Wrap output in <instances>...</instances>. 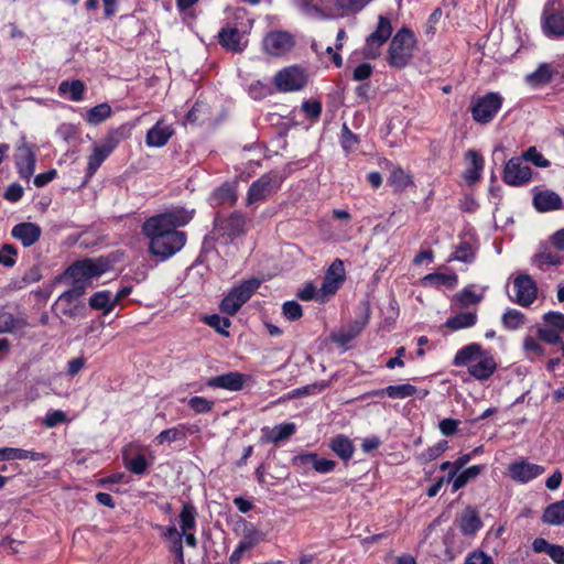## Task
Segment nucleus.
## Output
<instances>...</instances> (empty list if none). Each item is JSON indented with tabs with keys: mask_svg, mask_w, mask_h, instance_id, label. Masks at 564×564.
<instances>
[{
	"mask_svg": "<svg viewBox=\"0 0 564 564\" xmlns=\"http://www.w3.org/2000/svg\"><path fill=\"white\" fill-rule=\"evenodd\" d=\"M142 232L150 239L149 251L160 260H166L178 252L186 242V235L178 230H169L162 226L144 221Z\"/></svg>",
	"mask_w": 564,
	"mask_h": 564,
	"instance_id": "nucleus-1",
	"label": "nucleus"
},
{
	"mask_svg": "<svg viewBox=\"0 0 564 564\" xmlns=\"http://www.w3.org/2000/svg\"><path fill=\"white\" fill-rule=\"evenodd\" d=\"M108 263L102 259H83L72 263L64 272L63 278L68 279L72 284L83 286L87 290L95 278H99L108 270Z\"/></svg>",
	"mask_w": 564,
	"mask_h": 564,
	"instance_id": "nucleus-2",
	"label": "nucleus"
},
{
	"mask_svg": "<svg viewBox=\"0 0 564 564\" xmlns=\"http://www.w3.org/2000/svg\"><path fill=\"white\" fill-rule=\"evenodd\" d=\"M415 37L408 28H402L392 37L389 45L387 61L393 68H404L410 64L415 48Z\"/></svg>",
	"mask_w": 564,
	"mask_h": 564,
	"instance_id": "nucleus-3",
	"label": "nucleus"
},
{
	"mask_svg": "<svg viewBox=\"0 0 564 564\" xmlns=\"http://www.w3.org/2000/svg\"><path fill=\"white\" fill-rule=\"evenodd\" d=\"M127 138L128 130L124 127L110 130L108 134L94 147L91 154L88 156V174H95L102 162L113 152L118 144Z\"/></svg>",
	"mask_w": 564,
	"mask_h": 564,
	"instance_id": "nucleus-4",
	"label": "nucleus"
},
{
	"mask_svg": "<svg viewBox=\"0 0 564 564\" xmlns=\"http://www.w3.org/2000/svg\"><path fill=\"white\" fill-rule=\"evenodd\" d=\"M260 285L261 281L256 278L243 281L225 296L220 303V310L228 315H235Z\"/></svg>",
	"mask_w": 564,
	"mask_h": 564,
	"instance_id": "nucleus-5",
	"label": "nucleus"
},
{
	"mask_svg": "<svg viewBox=\"0 0 564 564\" xmlns=\"http://www.w3.org/2000/svg\"><path fill=\"white\" fill-rule=\"evenodd\" d=\"M282 184V177L276 172L265 173L254 181L247 194L248 206L261 203L278 192Z\"/></svg>",
	"mask_w": 564,
	"mask_h": 564,
	"instance_id": "nucleus-6",
	"label": "nucleus"
},
{
	"mask_svg": "<svg viewBox=\"0 0 564 564\" xmlns=\"http://www.w3.org/2000/svg\"><path fill=\"white\" fill-rule=\"evenodd\" d=\"M564 0H549L543 13V31L547 36H564Z\"/></svg>",
	"mask_w": 564,
	"mask_h": 564,
	"instance_id": "nucleus-7",
	"label": "nucleus"
},
{
	"mask_svg": "<svg viewBox=\"0 0 564 564\" xmlns=\"http://www.w3.org/2000/svg\"><path fill=\"white\" fill-rule=\"evenodd\" d=\"M502 105V97L497 93H488L478 98L471 107L473 119L480 123L486 124L490 122Z\"/></svg>",
	"mask_w": 564,
	"mask_h": 564,
	"instance_id": "nucleus-8",
	"label": "nucleus"
},
{
	"mask_svg": "<svg viewBox=\"0 0 564 564\" xmlns=\"http://www.w3.org/2000/svg\"><path fill=\"white\" fill-rule=\"evenodd\" d=\"M503 181L512 186H520L529 181V150L507 162L503 170Z\"/></svg>",
	"mask_w": 564,
	"mask_h": 564,
	"instance_id": "nucleus-9",
	"label": "nucleus"
},
{
	"mask_svg": "<svg viewBox=\"0 0 564 564\" xmlns=\"http://www.w3.org/2000/svg\"><path fill=\"white\" fill-rule=\"evenodd\" d=\"M307 84L305 70L299 66H290L280 70L274 76V85L280 91H297Z\"/></svg>",
	"mask_w": 564,
	"mask_h": 564,
	"instance_id": "nucleus-10",
	"label": "nucleus"
},
{
	"mask_svg": "<svg viewBox=\"0 0 564 564\" xmlns=\"http://www.w3.org/2000/svg\"><path fill=\"white\" fill-rule=\"evenodd\" d=\"M294 45V36L283 30L269 32L262 41L263 51L274 57L285 55Z\"/></svg>",
	"mask_w": 564,
	"mask_h": 564,
	"instance_id": "nucleus-11",
	"label": "nucleus"
},
{
	"mask_svg": "<svg viewBox=\"0 0 564 564\" xmlns=\"http://www.w3.org/2000/svg\"><path fill=\"white\" fill-rule=\"evenodd\" d=\"M193 215L194 210H187L184 207H174L165 213L150 217L147 221H149V226L155 224L169 230H176V227L188 224Z\"/></svg>",
	"mask_w": 564,
	"mask_h": 564,
	"instance_id": "nucleus-12",
	"label": "nucleus"
},
{
	"mask_svg": "<svg viewBox=\"0 0 564 564\" xmlns=\"http://www.w3.org/2000/svg\"><path fill=\"white\" fill-rule=\"evenodd\" d=\"M392 25L388 18L380 15L376 31H373L366 41L365 56L376 58L379 56V48L388 41L392 34Z\"/></svg>",
	"mask_w": 564,
	"mask_h": 564,
	"instance_id": "nucleus-13",
	"label": "nucleus"
},
{
	"mask_svg": "<svg viewBox=\"0 0 564 564\" xmlns=\"http://www.w3.org/2000/svg\"><path fill=\"white\" fill-rule=\"evenodd\" d=\"M216 227L223 236L232 240L245 235L246 217L239 212H234L227 217L216 218Z\"/></svg>",
	"mask_w": 564,
	"mask_h": 564,
	"instance_id": "nucleus-14",
	"label": "nucleus"
},
{
	"mask_svg": "<svg viewBox=\"0 0 564 564\" xmlns=\"http://www.w3.org/2000/svg\"><path fill=\"white\" fill-rule=\"evenodd\" d=\"M247 375L230 371L220 376L212 377L206 381V386L213 389H224L228 391H240L245 387Z\"/></svg>",
	"mask_w": 564,
	"mask_h": 564,
	"instance_id": "nucleus-15",
	"label": "nucleus"
},
{
	"mask_svg": "<svg viewBox=\"0 0 564 564\" xmlns=\"http://www.w3.org/2000/svg\"><path fill=\"white\" fill-rule=\"evenodd\" d=\"M35 152L33 148L23 143L18 148L15 155V164L21 178L30 180L35 170Z\"/></svg>",
	"mask_w": 564,
	"mask_h": 564,
	"instance_id": "nucleus-16",
	"label": "nucleus"
},
{
	"mask_svg": "<svg viewBox=\"0 0 564 564\" xmlns=\"http://www.w3.org/2000/svg\"><path fill=\"white\" fill-rule=\"evenodd\" d=\"M174 129L172 124L160 119L151 129L148 130L145 135V144L149 148H162L173 137Z\"/></svg>",
	"mask_w": 564,
	"mask_h": 564,
	"instance_id": "nucleus-17",
	"label": "nucleus"
},
{
	"mask_svg": "<svg viewBox=\"0 0 564 564\" xmlns=\"http://www.w3.org/2000/svg\"><path fill=\"white\" fill-rule=\"evenodd\" d=\"M11 235L14 239L21 241L23 247H31L39 241L42 229L34 223H20L13 226Z\"/></svg>",
	"mask_w": 564,
	"mask_h": 564,
	"instance_id": "nucleus-18",
	"label": "nucleus"
},
{
	"mask_svg": "<svg viewBox=\"0 0 564 564\" xmlns=\"http://www.w3.org/2000/svg\"><path fill=\"white\" fill-rule=\"evenodd\" d=\"M533 206L540 213H547L562 209L563 200L554 191L543 189L534 194Z\"/></svg>",
	"mask_w": 564,
	"mask_h": 564,
	"instance_id": "nucleus-19",
	"label": "nucleus"
},
{
	"mask_svg": "<svg viewBox=\"0 0 564 564\" xmlns=\"http://www.w3.org/2000/svg\"><path fill=\"white\" fill-rule=\"evenodd\" d=\"M369 315L368 313L354 322H351L346 327H343L336 333L332 334V340L340 346H345L348 343H350L352 339H355L359 334L362 332V329L368 324Z\"/></svg>",
	"mask_w": 564,
	"mask_h": 564,
	"instance_id": "nucleus-20",
	"label": "nucleus"
},
{
	"mask_svg": "<svg viewBox=\"0 0 564 564\" xmlns=\"http://www.w3.org/2000/svg\"><path fill=\"white\" fill-rule=\"evenodd\" d=\"M467 167L464 172V178L468 184H474L480 180L484 170V158L476 150H468L465 154Z\"/></svg>",
	"mask_w": 564,
	"mask_h": 564,
	"instance_id": "nucleus-21",
	"label": "nucleus"
},
{
	"mask_svg": "<svg viewBox=\"0 0 564 564\" xmlns=\"http://www.w3.org/2000/svg\"><path fill=\"white\" fill-rule=\"evenodd\" d=\"M242 33L232 26L223 28L218 33V40L223 47L235 53L242 52L246 44L242 43Z\"/></svg>",
	"mask_w": 564,
	"mask_h": 564,
	"instance_id": "nucleus-22",
	"label": "nucleus"
},
{
	"mask_svg": "<svg viewBox=\"0 0 564 564\" xmlns=\"http://www.w3.org/2000/svg\"><path fill=\"white\" fill-rule=\"evenodd\" d=\"M509 299L523 306H529V275L520 274L513 280L512 290H507Z\"/></svg>",
	"mask_w": 564,
	"mask_h": 564,
	"instance_id": "nucleus-23",
	"label": "nucleus"
},
{
	"mask_svg": "<svg viewBox=\"0 0 564 564\" xmlns=\"http://www.w3.org/2000/svg\"><path fill=\"white\" fill-rule=\"evenodd\" d=\"M495 370L496 361L487 352H484L481 357L468 366L469 373L478 380L488 379Z\"/></svg>",
	"mask_w": 564,
	"mask_h": 564,
	"instance_id": "nucleus-24",
	"label": "nucleus"
},
{
	"mask_svg": "<svg viewBox=\"0 0 564 564\" xmlns=\"http://www.w3.org/2000/svg\"><path fill=\"white\" fill-rule=\"evenodd\" d=\"M198 431V427L196 425H186V424H178L174 427L167 429L159 433L155 437V441L159 445H162L164 443H172L176 441H184L187 436V433L193 434Z\"/></svg>",
	"mask_w": 564,
	"mask_h": 564,
	"instance_id": "nucleus-25",
	"label": "nucleus"
},
{
	"mask_svg": "<svg viewBox=\"0 0 564 564\" xmlns=\"http://www.w3.org/2000/svg\"><path fill=\"white\" fill-rule=\"evenodd\" d=\"M459 529L464 535L475 534L482 525L480 517L475 508L467 507L459 517Z\"/></svg>",
	"mask_w": 564,
	"mask_h": 564,
	"instance_id": "nucleus-26",
	"label": "nucleus"
},
{
	"mask_svg": "<svg viewBox=\"0 0 564 564\" xmlns=\"http://www.w3.org/2000/svg\"><path fill=\"white\" fill-rule=\"evenodd\" d=\"M532 547L536 553L547 554L556 564H564V546L549 543L543 538L533 541Z\"/></svg>",
	"mask_w": 564,
	"mask_h": 564,
	"instance_id": "nucleus-27",
	"label": "nucleus"
},
{
	"mask_svg": "<svg viewBox=\"0 0 564 564\" xmlns=\"http://www.w3.org/2000/svg\"><path fill=\"white\" fill-rule=\"evenodd\" d=\"M295 462H299L302 465L311 464L313 468L321 474H328L336 467V463L334 460L319 458L315 453L299 455L295 457Z\"/></svg>",
	"mask_w": 564,
	"mask_h": 564,
	"instance_id": "nucleus-28",
	"label": "nucleus"
},
{
	"mask_svg": "<svg viewBox=\"0 0 564 564\" xmlns=\"http://www.w3.org/2000/svg\"><path fill=\"white\" fill-rule=\"evenodd\" d=\"M45 458H46V456L43 453H37V452H33V451H26V449L15 448V447L0 448V462L23 460V459L42 460Z\"/></svg>",
	"mask_w": 564,
	"mask_h": 564,
	"instance_id": "nucleus-29",
	"label": "nucleus"
},
{
	"mask_svg": "<svg viewBox=\"0 0 564 564\" xmlns=\"http://www.w3.org/2000/svg\"><path fill=\"white\" fill-rule=\"evenodd\" d=\"M485 351L482 350L479 344L473 343L469 344L462 349H459L455 357L453 364L457 367L459 366H469L475 362Z\"/></svg>",
	"mask_w": 564,
	"mask_h": 564,
	"instance_id": "nucleus-30",
	"label": "nucleus"
},
{
	"mask_svg": "<svg viewBox=\"0 0 564 564\" xmlns=\"http://www.w3.org/2000/svg\"><path fill=\"white\" fill-rule=\"evenodd\" d=\"M416 393V387L410 383H403L399 386H388L384 389L375 390L369 393L372 397H381L387 394L392 399H405Z\"/></svg>",
	"mask_w": 564,
	"mask_h": 564,
	"instance_id": "nucleus-31",
	"label": "nucleus"
},
{
	"mask_svg": "<svg viewBox=\"0 0 564 564\" xmlns=\"http://www.w3.org/2000/svg\"><path fill=\"white\" fill-rule=\"evenodd\" d=\"M329 447L343 460H349L355 452L352 441L345 435H337L330 440Z\"/></svg>",
	"mask_w": 564,
	"mask_h": 564,
	"instance_id": "nucleus-32",
	"label": "nucleus"
},
{
	"mask_svg": "<svg viewBox=\"0 0 564 564\" xmlns=\"http://www.w3.org/2000/svg\"><path fill=\"white\" fill-rule=\"evenodd\" d=\"M477 323L476 312H460L455 316L448 318L445 326L451 330H459L464 328H470Z\"/></svg>",
	"mask_w": 564,
	"mask_h": 564,
	"instance_id": "nucleus-33",
	"label": "nucleus"
},
{
	"mask_svg": "<svg viewBox=\"0 0 564 564\" xmlns=\"http://www.w3.org/2000/svg\"><path fill=\"white\" fill-rule=\"evenodd\" d=\"M542 520L551 525L564 524V499L547 506L543 512Z\"/></svg>",
	"mask_w": 564,
	"mask_h": 564,
	"instance_id": "nucleus-34",
	"label": "nucleus"
},
{
	"mask_svg": "<svg viewBox=\"0 0 564 564\" xmlns=\"http://www.w3.org/2000/svg\"><path fill=\"white\" fill-rule=\"evenodd\" d=\"M89 306L102 311L104 315L109 314L115 308L111 292L106 290L96 292L89 299Z\"/></svg>",
	"mask_w": 564,
	"mask_h": 564,
	"instance_id": "nucleus-35",
	"label": "nucleus"
},
{
	"mask_svg": "<svg viewBox=\"0 0 564 564\" xmlns=\"http://www.w3.org/2000/svg\"><path fill=\"white\" fill-rule=\"evenodd\" d=\"M295 433V424L294 423H284L274 426L270 430L265 436L263 437L267 442H272L278 444L284 440L290 438Z\"/></svg>",
	"mask_w": 564,
	"mask_h": 564,
	"instance_id": "nucleus-36",
	"label": "nucleus"
},
{
	"mask_svg": "<svg viewBox=\"0 0 564 564\" xmlns=\"http://www.w3.org/2000/svg\"><path fill=\"white\" fill-rule=\"evenodd\" d=\"M501 323L506 329L516 330L525 325L527 316L516 308H509L502 314Z\"/></svg>",
	"mask_w": 564,
	"mask_h": 564,
	"instance_id": "nucleus-37",
	"label": "nucleus"
},
{
	"mask_svg": "<svg viewBox=\"0 0 564 564\" xmlns=\"http://www.w3.org/2000/svg\"><path fill=\"white\" fill-rule=\"evenodd\" d=\"M58 91L61 95H68L69 99L73 101H79L84 97L85 85L79 79L72 82L65 80L59 84Z\"/></svg>",
	"mask_w": 564,
	"mask_h": 564,
	"instance_id": "nucleus-38",
	"label": "nucleus"
},
{
	"mask_svg": "<svg viewBox=\"0 0 564 564\" xmlns=\"http://www.w3.org/2000/svg\"><path fill=\"white\" fill-rule=\"evenodd\" d=\"M482 470V467L479 465H474L465 470H463L459 474H456L454 478L451 480L453 481V491H457L460 488H463L470 479L476 478Z\"/></svg>",
	"mask_w": 564,
	"mask_h": 564,
	"instance_id": "nucleus-39",
	"label": "nucleus"
},
{
	"mask_svg": "<svg viewBox=\"0 0 564 564\" xmlns=\"http://www.w3.org/2000/svg\"><path fill=\"white\" fill-rule=\"evenodd\" d=\"M508 474L514 481L525 484L529 481V464L525 459L517 460L509 465Z\"/></svg>",
	"mask_w": 564,
	"mask_h": 564,
	"instance_id": "nucleus-40",
	"label": "nucleus"
},
{
	"mask_svg": "<svg viewBox=\"0 0 564 564\" xmlns=\"http://www.w3.org/2000/svg\"><path fill=\"white\" fill-rule=\"evenodd\" d=\"M111 115V108L108 104H100L90 108L85 116V119L90 124H99Z\"/></svg>",
	"mask_w": 564,
	"mask_h": 564,
	"instance_id": "nucleus-41",
	"label": "nucleus"
},
{
	"mask_svg": "<svg viewBox=\"0 0 564 564\" xmlns=\"http://www.w3.org/2000/svg\"><path fill=\"white\" fill-rule=\"evenodd\" d=\"M259 542L258 532L253 531L245 536V539L239 543L237 549L231 553L229 557L230 564H237L240 561L241 554L246 551L254 546Z\"/></svg>",
	"mask_w": 564,
	"mask_h": 564,
	"instance_id": "nucleus-42",
	"label": "nucleus"
},
{
	"mask_svg": "<svg viewBox=\"0 0 564 564\" xmlns=\"http://www.w3.org/2000/svg\"><path fill=\"white\" fill-rule=\"evenodd\" d=\"M535 263L540 268L550 267V265H558L562 263V257L549 248H544L539 251L535 256Z\"/></svg>",
	"mask_w": 564,
	"mask_h": 564,
	"instance_id": "nucleus-43",
	"label": "nucleus"
},
{
	"mask_svg": "<svg viewBox=\"0 0 564 564\" xmlns=\"http://www.w3.org/2000/svg\"><path fill=\"white\" fill-rule=\"evenodd\" d=\"M454 300L462 306L468 307L470 305H476L482 300V295H478L473 291L471 286L463 289L460 292L456 293Z\"/></svg>",
	"mask_w": 564,
	"mask_h": 564,
	"instance_id": "nucleus-44",
	"label": "nucleus"
},
{
	"mask_svg": "<svg viewBox=\"0 0 564 564\" xmlns=\"http://www.w3.org/2000/svg\"><path fill=\"white\" fill-rule=\"evenodd\" d=\"M335 278H324V281L322 283L321 289L318 290L317 301L321 303L326 302L330 296H333L337 290L339 289L340 284L336 281Z\"/></svg>",
	"mask_w": 564,
	"mask_h": 564,
	"instance_id": "nucleus-45",
	"label": "nucleus"
},
{
	"mask_svg": "<svg viewBox=\"0 0 564 564\" xmlns=\"http://www.w3.org/2000/svg\"><path fill=\"white\" fill-rule=\"evenodd\" d=\"M195 508L189 503H185L180 513L182 533H186L195 527Z\"/></svg>",
	"mask_w": 564,
	"mask_h": 564,
	"instance_id": "nucleus-46",
	"label": "nucleus"
},
{
	"mask_svg": "<svg viewBox=\"0 0 564 564\" xmlns=\"http://www.w3.org/2000/svg\"><path fill=\"white\" fill-rule=\"evenodd\" d=\"M204 322L215 328L219 334L228 337L229 332L228 328L230 327V321L227 317H221L217 314L208 315L204 317Z\"/></svg>",
	"mask_w": 564,
	"mask_h": 564,
	"instance_id": "nucleus-47",
	"label": "nucleus"
},
{
	"mask_svg": "<svg viewBox=\"0 0 564 564\" xmlns=\"http://www.w3.org/2000/svg\"><path fill=\"white\" fill-rule=\"evenodd\" d=\"M85 292L86 290H83V286L72 284L70 289L66 290L58 296L56 305L62 306L65 304L68 306L84 295Z\"/></svg>",
	"mask_w": 564,
	"mask_h": 564,
	"instance_id": "nucleus-48",
	"label": "nucleus"
},
{
	"mask_svg": "<svg viewBox=\"0 0 564 564\" xmlns=\"http://www.w3.org/2000/svg\"><path fill=\"white\" fill-rule=\"evenodd\" d=\"M215 196L220 203H227L229 205H234L237 200L236 188L230 184H224L217 188Z\"/></svg>",
	"mask_w": 564,
	"mask_h": 564,
	"instance_id": "nucleus-49",
	"label": "nucleus"
},
{
	"mask_svg": "<svg viewBox=\"0 0 564 564\" xmlns=\"http://www.w3.org/2000/svg\"><path fill=\"white\" fill-rule=\"evenodd\" d=\"M424 281L437 286L447 285L449 288H454L457 283V276L443 273H431L424 278Z\"/></svg>",
	"mask_w": 564,
	"mask_h": 564,
	"instance_id": "nucleus-50",
	"label": "nucleus"
},
{
	"mask_svg": "<svg viewBox=\"0 0 564 564\" xmlns=\"http://www.w3.org/2000/svg\"><path fill=\"white\" fill-rule=\"evenodd\" d=\"M552 75L551 65L542 64L534 73H531V84L544 85L551 80Z\"/></svg>",
	"mask_w": 564,
	"mask_h": 564,
	"instance_id": "nucleus-51",
	"label": "nucleus"
},
{
	"mask_svg": "<svg viewBox=\"0 0 564 564\" xmlns=\"http://www.w3.org/2000/svg\"><path fill=\"white\" fill-rule=\"evenodd\" d=\"M17 248L13 245L6 243L0 248V264L12 268L15 264Z\"/></svg>",
	"mask_w": 564,
	"mask_h": 564,
	"instance_id": "nucleus-52",
	"label": "nucleus"
},
{
	"mask_svg": "<svg viewBox=\"0 0 564 564\" xmlns=\"http://www.w3.org/2000/svg\"><path fill=\"white\" fill-rule=\"evenodd\" d=\"M390 182L398 189H403L412 183L410 175L399 167L391 172Z\"/></svg>",
	"mask_w": 564,
	"mask_h": 564,
	"instance_id": "nucleus-53",
	"label": "nucleus"
},
{
	"mask_svg": "<svg viewBox=\"0 0 564 564\" xmlns=\"http://www.w3.org/2000/svg\"><path fill=\"white\" fill-rule=\"evenodd\" d=\"M188 405L196 413H208L213 410L214 402L203 397H192L188 400Z\"/></svg>",
	"mask_w": 564,
	"mask_h": 564,
	"instance_id": "nucleus-54",
	"label": "nucleus"
},
{
	"mask_svg": "<svg viewBox=\"0 0 564 564\" xmlns=\"http://www.w3.org/2000/svg\"><path fill=\"white\" fill-rule=\"evenodd\" d=\"M448 448L447 441H440L435 445L429 447L426 451L422 453V458L424 462H432L441 456Z\"/></svg>",
	"mask_w": 564,
	"mask_h": 564,
	"instance_id": "nucleus-55",
	"label": "nucleus"
},
{
	"mask_svg": "<svg viewBox=\"0 0 564 564\" xmlns=\"http://www.w3.org/2000/svg\"><path fill=\"white\" fill-rule=\"evenodd\" d=\"M284 316L289 321H297L303 315L302 306L295 301H288L282 305Z\"/></svg>",
	"mask_w": 564,
	"mask_h": 564,
	"instance_id": "nucleus-56",
	"label": "nucleus"
},
{
	"mask_svg": "<svg viewBox=\"0 0 564 564\" xmlns=\"http://www.w3.org/2000/svg\"><path fill=\"white\" fill-rule=\"evenodd\" d=\"M67 416L62 410L48 411L43 420V424L48 427H55L58 424L65 423Z\"/></svg>",
	"mask_w": 564,
	"mask_h": 564,
	"instance_id": "nucleus-57",
	"label": "nucleus"
},
{
	"mask_svg": "<svg viewBox=\"0 0 564 564\" xmlns=\"http://www.w3.org/2000/svg\"><path fill=\"white\" fill-rule=\"evenodd\" d=\"M126 467L135 475H142L148 468V463L142 455H138L130 460L126 459Z\"/></svg>",
	"mask_w": 564,
	"mask_h": 564,
	"instance_id": "nucleus-58",
	"label": "nucleus"
},
{
	"mask_svg": "<svg viewBox=\"0 0 564 564\" xmlns=\"http://www.w3.org/2000/svg\"><path fill=\"white\" fill-rule=\"evenodd\" d=\"M358 137L350 131V129L344 124L341 129V145L346 151L354 150L358 144Z\"/></svg>",
	"mask_w": 564,
	"mask_h": 564,
	"instance_id": "nucleus-59",
	"label": "nucleus"
},
{
	"mask_svg": "<svg viewBox=\"0 0 564 564\" xmlns=\"http://www.w3.org/2000/svg\"><path fill=\"white\" fill-rule=\"evenodd\" d=\"M544 321L549 326H551V328L564 332V314L558 312H549L544 315Z\"/></svg>",
	"mask_w": 564,
	"mask_h": 564,
	"instance_id": "nucleus-60",
	"label": "nucleus"
},
{
	"mask_svg": "<svg viewBox=\"0 0 564 564\" xmlns=\"http://www.w3.org/2000/svg\"><path fill=\"white\" fill-rule=\"evenodd\" d=\"M453 259L463 262H470L474 259L471 247L467 242H462L453 253Z\"/></svg>",
	"mask_w": 564,
	"mask_h": 564,
	"instance_id": "nucleus-61",
	"label": "nucleus"
},
{
	"mask_svg": "<svg viewBox=\"0 0 564 564\" xmlns=\"http://www.w3.org/2000/svg\"><path fill=\"white\" fill-rule=\"evenodd\" d=\"M327 278H335L336 281L343 283L345 278V269L341 260L336 259L328 268L326 275Z\"/></svg>",
	"mask_w": 564,
	"mask_h": 564,
	"instance_id": "nucleus-62",
	"label": "nucleus"
},
{
	"mask_svg": "<svg viewBox=\"0 0 564 564\" xmlns=\"http://www.w3.org/2000/svg\"><path fill=\"white\" fill-rule=\"evenodd\" d=\"M302 110L310 118L317 119L322 113V102L317 100H306L302 104Z\"/></svg>",
	"mask_w": 564,
	"mask_h": 564,
	"instance_id": "nucleus-63",
	"label": "nucleus"
},
{
	"mask_svg": "<svg viewBox=\"0 0 564 564\" xmlns=\"http://www.w3.org/2000/svg\"><path fill=\"white\" fill-rule=\"evenodd\" d=\"M465 564H494V562L492 558L482 551H475L466 557Z\"/></svg>",
	"mask_w": 564,
	"mask_h": 564,
	"instance_id": "nucleus-64",
	"label": "nucleus"
}]
</instances>
